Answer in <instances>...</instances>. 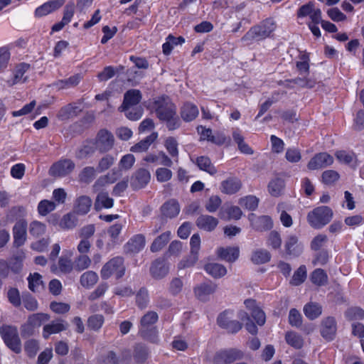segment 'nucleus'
Wrapping results in <instances>:
<instances>
[{"label":"nucleus","instance_id":"5fc2aeb1","mask_svg":"<svg viewBox=\"0 0 364 364\" xmlns=\"http://www.w3.org/2000/svg\"><path fill=\"white\" fill-rule=\"evenodd\" d=\"M28 288L33 292L38 291L40 286L43 287V282L42 281V277L40 274L35 272L33 274H30L28 277Z\"/></svg>","mask_w":364,"mask_h":364},{"label":"nucleus","instance_id":"13d9d810","mask_svg":"<svg viewBox=\"0 0 364 364\" xmlns=\"http://www.w3.org/2000/svg\"><path fill=\"white\" fill-rule=\"evenodd\" d=\"M258 198L254 196H247L241 198L239 201L240 206L250 210H255L258 206Z\"/></svg>","mask_w":364,"mask_h":364},{"label":"nucleus","instance_id":"603ef678","mask_svg":"<svg viewBox=\"0 0 364 364\" xmlns=\"http://www.w3.org/2000/svg\"><path fill=\"white\" fill-rule=\"evenodd\" d=\"M49 319L50 316L48 314L37 313L30 315L27 321L36 328L41 326L43 322L48 321Z\"/></svg>","mask_w":364,"mask_h":364},{"label":"nucleus","instance_id":"a19ab883","mask_svg":"<svg viewBox=\"0 0 364 364\" xmlns=\"http://www.w3.org/2000/svg\"><path fill=\"white\" fill-rule=\"evenodd\" d=\"M196 164L200 170L206 171L210 175L217 173L216 168L212 164L210 159L207 156H200L196 159Z\"/></svg>","mask_w":364,"mask_h":364},{"label":"nucleus","instance_id":"052dcab7","mask_svg":"<svg viewBox=\"0 0 364 364\" xmlns=\"http://www.w3.org/2000/svg\"><path fill=\"white\" fill-rule=\"evenodd\" d=\"M327 275L321 269H315L311 275V282L318 286L324 285L327 282Z\"/></svg>","mask_w":364,"mask_h":364},{"label":"nucleus","instance_id":"a18cd8bd","mask_svg":"<svg viewBox=\"0 0 364 364\" xmlns=\"http://www.w3.org/2000/svg\"><path fill=\"white\" fill-rule=\"evenodd\" d=\"M98 280V275L93 271H87L80 277V284L82 287L90 288L95 285Z\"/></svg>","mask_w":364,"mask_h":364},{"label":"nucleus","instance_id":"aec40b11","mask_svg":"<svg viewBox=\"0 0 364 364\" xmlns=\"http://www.w3.org/2000/svg\"><path fill=\"white\" fill-rule=\"evenodd\" d=\"M145 245V238L142 235H136L132 237L124 246L127 254H136L141 251Z\"/></svg>","mask_w":364,"mask_h":364},{"label":"nucleus","instance_id":"0eeeda50","mask_svg":"<svg viewBox=\"0 0 364 364\" xmlns=\"http://www.w3.org/2000/svg\"><path fill=\"white\" fill-rule=\"evenodd\" d=\"M30 65L26 63L17 64L12 70V75L10 78L3 80L5 86L12 87L17 84L26 82L28 77L25 75L26 73L30 69Z\"/></svg>","mask_w":364,"mask_h":364},{"label":"nucleus","instance_id":"a878e982","mask_svg":"<svg viewBox=\"0 0 364 364\" xmlns=\"http://www.w3.org/2000/svg\"><path fill=\"white\" fill-rule=\"evenodd\" d=\"M92 204V201L89 196H81L75 200L73 210L78 215H85L90 211Z\"/></svg>","mask_w":364,"mask_h":364},{"label":"nucleus","instance_id":"774afa93","mask_svg":"<svg viewBox=\"0 0 364 364\" xmlns=\"http://www.w3.org/2000/svg\"><path fill=\"white\" fill-rule=\"evenodd\" d=\"M104 323V317L100 314H95L89 317L87 321V326L89 328L97 331L99 330Z\"/></svg>","mask_w":364,"mask_h":364},{"label":"nucleus","instance_id":"8fccbe9b","mask_svg":"<svg viewBox=\"0 0 364 364\" xmlns=\"http://www.w3.org/2000/svg\"><path fill=\"white\" fill-rule=\"evenodd\" d=\"M220 217L223 219H239L242 215V211L240 208L237 206L228 207L220 213Z\"/></svg>","mask_w":364,"mask_h":364},{"label":"nucleus","instance_id":"f3484780","mask_svg":"<svg viewBox=\"0 0 364 364\" xmlns=\"http://www.w3.org/2000/svg\"><path fill=\"white\" fill-rule=\"evenodd\" d=\"M141 99V95L138 90H129L125 92L122 105L119 107L120 112H125L132 106L137 105Z\"/></svg>","mask_w":364,"mask_h":364},{"label":"nucleus","instance_id":"dca6fc26","mask_svg":"<svg viewBox=\"0 0 364 364\" xmlns=\"http://www.w3.org/2000/svg\"><path fill=\"white\" fill-rule=\"evenodd\" d=\"M151 174L145 168H139L131 178V186L134 189H140L146 186L149 182Z\"/></svg>","mask_w":364,"mask_h":364},{"label":"nucleus","instance_id":"6e6552de","mask_svg":"<svg viewBox=\"0 0 364 364\" xmlns=\"http://www.w3.org/2000/svg\"><path fill=\"white\" fill-rule=\"evenodd\" d=\"M232 311L229 310L223 311L217 318V323L228 333H236L242 328V324L236 320H232Z\"/></svg>","mask_w":364,"mask_h":364},{"label":"nucleus","instance_id":"39448f33","mask_svg":"<svg viewBox=\"0 0 364 364\" xmlns=\"http://www.w3.org/2000/svg\"><path fill=\"white\" fill-rule=\"evenodd\" d=\"M333 217V211L328 206H320L309 213L307 219L312 226H323L328 224Z\"/></svg>","mask_w":364,"mask_h":364},{"label":"nucleus","instance_id":"f03ea898","mask_svg":"<svg viewBox=\"0 0 364 364\" xmlns=\"http://www.w3.org/2000/svg\"><path fill=\"white\" fill-rule=\"evenodd\" d=\"M277 24L272 18H268L252 26L242 38V41L250 43L254 41L264 40L275 31Z\"/></svg>","mask_w":364,"mask_h":364},{"label":"nucleus","instance_id":"3c124183","mask_svg":"<svg viewBox=\"0 0 364 364\" xmlns=\"http://www.w3.org/2000/svg\"><path fill=\"white\" fill-rule=\"evenodd\" d=\"M285 339L287 343L294 348L299 349L303 346V338L295 332H287L285 336Z\"/></svg>","mask_w":364,"mask_h":364},{"label":"nucleus","instance_id":"4d7b16f0","mask_svg":"<svg viewBox=\"0 0 364 364\" xmlns=\"http://www.w3.org/2000/svg\"><path fill=\"white\" fill-rule=\"evenodd\" d=\"M56 208L55 202L48 200H42L38 205V211L41 215H46Z\"/></svg>","mask_w":364,"mask_h":364},{"label":"nucleus","instance_id":"a211bd4d","mask_svg":"<svg viewBox=\"0 0 364 364\" xmlns=\"http://www.w3.org/2000/svg\"><path fill=\"white\" fill-rule=\"evenodd\" d=\"M68 323L63 319L53 321L50 323L43 326V336L48 339L51 334L58 333L67 330Z\"/></svg>","mask_w":364,"mask_h":364},{"label":"nucleus","instance_id":"bf43d9fd","mask_svg":"<svg viewBox=\"0 0 364 364\" xmlns=\"http://www.w3.org/2000/svg\"><path fill=\"white\" fill-rule=\"evenodd\" d=\"M77 213L74 210L63 216L60 221V225L64 228H73L78 225Z\"/></svg>","mask_w":364,"mask_h":364},{"label":"nucleus","instance_id":"ddd939ff","mask_svg":"<svg viewBox=\"0 0 364 364\" xmlns=\"http://www.w3.org/2000/svg\"><path fill=\"white\" fill-rule=\"evenodd\" d=\"M309 16L310 23H320L321 19V11L320 9L315 8L313 2H309L301 6L297 11L298 18Z\"/></svg>","mask_w":364,"mask_h":364},{"label":"nucleus","instance_id":"4be33fe9","mask_svg":"<svg viewBox=\"0 0 364 364\" xmlns=\"http://www.w3.org/2000/svg\"><path fill=\"white\" fill-rule=\"evenodd\" d=\"M82 109L79 103L74 102L63 107L58 112L57 117L60 120H67L77 116Z\"/></svg>","mask_w":364,"mask_h":364},{"label":"nucleus","instance_id":"e2e57ef3","mask_svg":"<svg viewBox=\"0 0 364 364\" xmlns=\"http://www.w3.org/2000/svg\"><path fill=\"white\" fill-rule=\"evenodd\" d=\"M218 225V220L210 215H201L197 219L198 228H215Z\"/></svg>","mask_w":364,"mask_h":364},{"label":"nucleus","instance_id":"7ed1b4c3","mask_svg":"<svg viewBox=\"0 0 364 364\" xmlns=\"http://www.w3.org/2000/svg\"><path fill=\"white\" fill-rule=\"evenodd\" d=\"M124 259L122 257H115L105 263L101 271V277L107 279L111 276H115L116 279L122 278L125 273Z\"/></svg>","mask_w":364,"mask_h":364},{"label":"nucleus","instance_id":"cd10ccee","mask_svg":"<svg viewBox=\"0 0 364 364\" xmlns=\"http://www.w3.org/2000/svg\"><path fill=\"white\" fill-rule=\"evenodd\" d=\"M25 257V253L22 250H18L13 254L9 261V265L13 272L18 273L21 271Z\"/></svg>","mask_w":364,"mask_h":364},{"label":"nucleus","instance_id":"58836bf2","mask_svg":"<svg viewBox=\"0 0 364 364\" xmlns=\"http://www.w3.org/2000/svg\"><path fill=\"white\" fill-rule=\"evenodd\" d=\"M284 188V181L280 178H275L270 181L268 185L269 193L274 197L279 196Z\"/></svg>","mask_w":364,"mask_h":364},{"label":"nucleus","instance_id":"680f3d73","mask_svg":"<svg viewBox=\"0 0 364 364\" xmlns=\"http://www.w3.org/2000/svg\"><path fill=\"white\" fill-rule=\"evenodd\" d=\"M97 150V147L93 140L87 141L78 151L77 156L80 159H83L94 153Z\"/></svg>","mask_w":364,"mask_h":364},{"label":"nucleus","instance_id":"20e7f679","mask_svg":"<svg viewBox=\"0 0 364 364\" xmlns=\"http://www.w3.org/2000/svg\"><path fill=\"white\" fill-rule=\"evenodd\" d=\"M0 334L6 346L9 349L16 353L21 352V342L16 326L3 325L0 327Z\"/></svg>","mask_w":364,"mask_h":364},{"label":"nucleus","instance_id":"1a4fd4ad","mask_svg":"<svg viewBox=\"0 0 364 364\" xmlns=\"http://www.w3.org/2000/svg\"><path fill=\"white\" fill-rule=\"evenodd\" d=\"M159 316L156 312L154 311H149L145 314L140 320V328L139 333L144 338L150 341L152 343H156L157 339L156 333H154V337L150 338L148 336V328L157 322Z\"/></svg>","mask_w":364,"mask_h":364},{"label":"nucleus","instance_id":"f257e3e1","mask_svg":"<svg viewBox=\"0 0 364 364\" xmlns=\"http://www.w3.org/2000/svg\"><path fill=\"white\" fill-rule=\"evenodd\" d=\"M152 108L158 118L166 122L169 130H174L180 127L181 122L176 114V107L168 97L161 96L154 99Z\"/></svg>","mask_w":364,"mask_h":364},{"label":"nucleus","instance_id":"4468645a","mask_svg":"<svg viewBox=\"0 0 364 364\" xmlns=\"http://www.w3.org/2000/svg\"><path fill=\"white\" fill-rule=\"evenodd\" d=\"M333 158L326 152L316 154L308 163L307 167L310 170L323 168L333 163Z\"/></svg>","mask_w":364,"mask_h":364},{"label":"nucleus","instance_id":"de8ad7c7","mask_svg":"<svg viewBox=\"0 0 364 364\" xmlns=\"http://www.w3.org/2000/svg\"><path fill=\"white\" fill-rule=\"evenodd\" d=\"M96 171L97 170L92 166L84 168L78 175L79 181L84 183H90L95 178Z\"/></svg>","mask_w":364,"mask_h":364},{"label":"nucleus","instance_id":"473e14b6","mask_svg":"<svg viewBox=\"0 0 364 364\" xmlns=\"http://www.w3.org/2000/svg\"><path fill=\"white\" fill-rule=\"evenodd\" d=\"M270 252L265 249H257L252 252L250 260L255 264H262L270 261Z\"/></svg>","mask_w":364,"mask_h":364},{"label":"nucleus","instance_id":"c03bdc74","mask_svg":"<svg viewBox=\"0 0 364 364\" xmlns=\"http://www.w3.org/2000/svg\"><path fill=\"white\" fill-rule=\"evenodd\" d=\"M81 80L80 75H75L65 80L57 81L54 85L58 89H68L78 85Z\"/></svg>","mask_w":364,"mask_h":364},{"label":"nucleus","instance_id":"0e129e2a","mask_svg":"<svg viewBox=\"0 0 364 364\" xmlns=\"http://www.w3.org/2000/svg\"><path fill=\"white\" fill-rule=\"evenodd\" d=\"M120 229H105L103 230L101 237L109 244L114 245L118 240Z\"/></svg>","mask_w":364,"mask_h":364},{"label":"nucleus","instance_id":"2eb2a0df","mask_svg":"<svg viewBox=\"0 0 364 364\" xmlns=\"http://www.w3.org/2000/svg\"><path fill=\"white\" fill-rule=\"evenodd\" d=\"M337 325L334 317L328 316L321 323L320 332L321 336L326 341H332L336 333Z\"/></svg>","mask_w":364,"mask_h":364},{"label":"nucleus","instance_id":"69168bd1","mask_svg":"<svg viewBox=\"0 0 364 364\" xmlns=\"http://www.w3.org/2000/svg\"><path fill=\"white\" fill-rule=\"evenodd\" d=\"M340 178L339 173L334 170H327L323 172L321 180L326 185H332Z\"/></svg>","mask_w":364,"mask_h":364},{"label":"nucleus","instance_id":"09e8293b","mask_svg":"<svg viewBox=\"0 0 364 364\" xmlns=\"http://www.w3.org/2000/svg\"><path fill=\"white\" fill-rule=\"evenodd\" d=\"M164 145L168 154L177 163L178 161V150L176 140L173 137H168L166 139Z\"/></svg>","mask_w":364,"mask_h":364},{"label":"nucleus","instance_id":"37998d69","mask_svg":"<svg viewBox=\"0 0 364 364\" xmlns=\"http://www.w3.org/2000/svg\"><path fill=\"white\" fill-rule=\"evenodd\" d=\"M299 60L296 63V67L299 75L309 74V57L306 53H300Z\"/></svg>","mask_w":364,"mask_h":364},{"label":"nucleus","instance_id":"49530a36","mask_svg":"<svg viewBox=\"0 0 364 364\" xmlns=\"http://www.w3.org/2000/svg\"><path fill=\"white\" fill-rule=\"evenodd\" d=\"M170 240V232L167 231L156 238L151 246V251L156 252L161 250Z\"/></svg>","mask_w":364,"mask_h":364},{"label":"nucleus","instance_id":"72a5a7b5","mask_svg":"<svg viewBox=\"0 0 364 364\" xmlns=\"http://www.w3.org/2000/svg\"><path fill=\"white\" fill-rule=\"evenodd\" d=\"M287 254L297 257L303 252V245L298 244V239L296 236H290L285 245Z\"/></svg>","mask_w":364,"mask_h":364},{"label":"nucleus","instance_id":"6e6d98bb","mask_svg":"<svg viewBox=\"0 0 364 364\" xmlns=\"http://www.w3.org/2000/svg\"><path fill=\"white\" fill-rule=\"evenodd\" d=\"M345 316L349 321L361 320L364 318V310L358 306L348 308L345 311Z\"/></svg>","mask_w":364,"mask_h":364},{"label":"nucleus","instance_id":"7c9ffc66","mask_svg":"<svg viewBox=\"0 0 364 364\" xmlns=\"http://www.w3.org/2000/svg\"><path fill=\"white\" fill-rule=\"evenodd\" d=\"M198 260V255L193 251H190L188 255L184 256L177 264L178 272L186 269L193 267Z\"/></svg>","mask_w":364,"mask_h":364},{"label":"nucleus","instance_id":"412c9836","mask_svg":"<svg viewBox=\"0 0 364 364\" xmlns=\"http://www.w3.org/2000/svg\"><path fill=\"white\" fill-rule=\"evenodd\" d=\"M198 107L190 102L183 103L180 109L181 117L186 122L193 121L198 116Z\"/></svg>","mask_w":364,"mask_h":364},{"label":"nucleus","instance_id":"338daca9","mask_svg":"<svg viewBox=\"0 0 364 364\" xmlns=\"http://www.w3.org/2000/svg\"><path fill=\"white\" fill-rule=\"evenodd\" d=\"M306 277V270L304 265L300 266L297 270L294 273L291 284L298 286L303 283Z\"/></svg>","mask_w":364,"mask_h":364},{"label":"nucleus","instance_id":"bb28decb","mask_svg":"<svg viewBox=\"0 0 364 364\" xmlns=\"http://www.w3.org/2000/svg\"><path fill=\"white\" fill-rule=\"evenodd\" d=\"M161 211L164 217L172 218L177 216L180 212V205L175 199H170L161 207Z\"/></svg>","mask_w":364,"mask_h":364},{"label":"nucleus","instance_id":"6ab92c4d","mask_svg":"<svg viewBox=\"0 0 364 364\" xmlns=\"http://www.w3.org/2000/svg\"><path fill=\"white\" fill-rule=\"evenodd\" d=\"M64 3L65 0H50L36 9L35 16L37 17L46 16L60 9Z\"/></svg>","mask_w":364,"mask_h":364},{"label":"nucleus","instance_id":"9b49d317","mask_svg":"<svg viewBox=\"0 0 364 364\" xmlns=\"http://www.w3.org/2000/svg\"><path fill=\"white\" fill-rule=\"evenodd\" d=\"M75 164L70 159H61L53 164L49 169V174L53 177H64L70 174Z\"/></svg>","mask_w":364,"mask_h":364},{"label":"nucleus","instance_id":"c9c22d12","mask_svg":"<svg viewBox=\"0 0 364 364\" xmlns=\"http://www.w3.org/2000/svg\"><path fill=\"white\" fill-rule=\"evenodd\" d=\"M305 316L310 320L318 318L322 313L321 306L317 303L310 302L304 307Z\"/></svg>","mask_w":364,"mask_h":364},{"label":"nucleus","instance_id":"c85d7f7f","mask_svg":"<svg viewBox=\"0 0 364 364\" xmlns=\"http://www.w3.org/2000/svg\"><path fill=\"white\" fill-rule=\"evenodd\" d=\"M241 181L237 178H229L221 183V191L226 194H234L241 188Z\"/></svg>","mask_w":364,"mask_h":364},{"label":"nucleus","instance_id":"2f4dec72","mask_svg":"<svg viewBox=\"0 0 364 364\" xmlns=\"http://www.w3.org/2000/svg\"><path fill=\"white\" fill-rule=\"evenodd\" d=\"M157 134L152 133L145 139L141 140L130 148V151L134 153H141L147 151L151 144L156 139Z\"/></svg>","mask_w":364,"mask_h":364},{"label":"nucleus","instance_id":"5701e85b","mask_svg":"<svg viewBox=\"0 0 364 364\" xmlns=\"http://www.w3.org/2000/svg\"><path fill=\"white\" fill-rule=\"evenodd\" d=\"M217 289V284L210 282L203 283L194 289L196 296L200 301H207L208 296L213 294Z\"/></svg>","mask_w":364,"mask_h":364},{"label":"nucleus","instance_id":"e433bc0d","mask_svg":"<svg viewBox=\"0 0 364 364\" xmlns=\"http://www.w3.org/2000/svg\"><path fill=\"white\" fill-rule=\"evenodd\" d=\"M113 205V199L109 198L107 193H100L95 200V208L100 210L102 208H109Z\"/></svg>","mask_w":364,"mask_h":364},{"label":"nucleus","instance_id":"c756f323","mask_svg":"<svg viewBox=\"0 0 364 364\" xmlns=\"http://www.w3.org/2000/svg\"><path fill=\"white\" fill-rule=\"evenodd\" d=\"M119 174L118 171L112 170L105 176H100L94 183L92 188L95 191H99L105 186L113 183L117 181Z\"/></svg>","mask_w":364,"mask_h":364},{"label":"nucleus","instance_id":"9d476101","mask_svg":"<svg viewBox=\"0 0 364 364\" xmlns=\"http://www.w3.org/2000/svg\"><path fill=\"white\" fill-rule=\"evenodd\" d=\"M95 144L101 153L109 151L114 146V138L111 132L106 129H101L97 134L95 139L93 140Z\"/></svg>","mask_w":364,"mask_h":364},{"label":"nucleus","instance_id":"ea45409f","mask_svg":"<svg viewBox=\"0 0 364 364\" xmlns=\"http://www.w3.org/2000/svg\"><path fill=\"white\" fill-rule=\"evenodd\" d=\"M288 83H294L301 88H313L316 85V80L314 78L309 77L304 75L303 77H299L292 80H287Z\"/></svg>","mask_w":364,"mask_h":364},{"label":"nucleus","instance_id":"393cba45","mask_svg":"<svg viewBox=\"0 0 364 364\" xmlns=\"http://www.w3.org/2000/svg\"><path fill=\"white\" fill-rule=\"evenodd\" d=\"M217 255L220 259L228 262H234L237 259L240 255L239 247H228L226 248L220 247L217 250Z\"/></svg>","mask_w":364,"mask_h":364},{"label":"nucleus","instance_id":"79ce46f5","mask_svg":"<svg viewBox=\"0 0 364 364\" xmlns=\"http://www.w3.org/2000/svg\"><path fill=\"white\" fill-rule=\"evenodd\" d=\"M136 305L143 310L148 306L149 303V291L145 287H141L136 294Z\"/></svg>","mask_w":364,"mask_h":364},{"label":"nucleus","instance_id":"423d86ee","mask_svg":"<svg viewBox=\"0 0 364 364\" xmlns=\"http://www.w3.org/2000/svg\"><path fill=\"white\" fill-rule=\"evenodd\" d=\"M244 353L237 348H225L217 351L213 358V364H231L242 360Z\"/></svg>","mask_w":364,"mask_h":364},{"label":"nucleus","instance_id":"4c0bfd02","mask_svg":"<svg viewBox=\"0 0 364 364\" xmlns=\"http://www.w3.org/2000/svg\"><path fill=\"white\" fill-rule=\"evenodd\" d=\"M232 138L237 143L239 150L245 154H252L253 150L244 141V137L238 129L234 130L232 132Z\"/></svg>","mask_w":364,"mask_h":364},{"label":"nucleus","instance_id":"f8f14e48","mask_svg":"<svg viewBox=\"0 0 364 364\" xmlns=\"http://www.w3.org/2000/svg\"><path fill=\"white\" fill-rule=\"evenodd\" d=\"M149 272L154 279H161L168 274L169 264L164 258H157L151 262Z\"/></svg>","mask_w":364,"mask_h":364},{"label":"nucleus","instance_id":"b1692460","mask_svg":"<svg viewBox=\"0 0 364 364\" xmlns=\"http://www.w3.org/2000/svg\"><path fill=\"white\" fill-rule=\"evenodd\" d=\"M335 156L340 163L348 165L353 168H355L359 164L357 156L353 151H337Z\"/></svg>","mask_w":364,"mask_h":364},{"label":"nucleus","instance_id":"864d4df0","mask_svg":"<svg viewBox=\"0 0 364 364\" xmlns=\"http://www.w3.org/2000/svg\"><path fill=\"white\" fill-rule=\"evenodd\" d=\"M22 301L24 307L28 311H34L38 308V301L28 292L23 294Z\"/></svg>","mask_w":364,"mask_h":364},{"label":"nucleus","instance_id":"f704fd0d","mask_svg":"<svg viewBox=\"0 0 364 364\" xmlns=\"http://www.w3.org/2000/svg\"><path fill=\"white\" fill-rule=\"evenodd\" d=\"M205 270L214 278H220L227 274V269L223 264L209 263L205 266Z\"/></svg>","mask_w":364,"mask_h":364}]
</instances>
